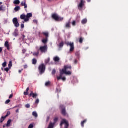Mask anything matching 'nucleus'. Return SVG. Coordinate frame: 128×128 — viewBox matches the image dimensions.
I'll return each mask as SVG.
<instances>
[{
  "label": "nucleus",
  "mask_w": 128,
  "mask_h": 128,
  "mask_svg": "<svg viewBox=\"0 0 128 128\" xmlns=\"http://www.w3.org/2000/svg\"><path fill=\"white\" fill-rule=\"evenodd\" d=\"M38 62V61L36 60V59H33L32 60V64H36V62Z\"/></svg>",
  "instance_id": "7c9ffc66"
},
{
  "label": "nucleus",
  "mask_w": 128,
  "mask_h": 128,
  "mask_svg": "<svg viewBox=\"0 0 128 128\" xmlns=\"http://www.w3.org/2000/svg\"><path fill=\"white\" fill-rule=\"evenodd\" d=\"M86 22H88V20L86 18H85L82 21V24H86Z\"/></svg>",
  "instance_id": "aec40b11"
},
{
  "label": "nucleus",
  "mask_w": 128,
  "mask_h": 128,
  "mask_svg": "<svg viewBox=\"0 0 128 128\" xmlns=\"http://www.w3.org/2000/svg\"><path fill=\"white\" fill-rule=\"evenodd\" d=\"M2 48H0V54H2Z\"/></svg>",
  "instance_id": "8fccbe9b"
},
{
  "label": "nucleus",
  "mask_w": 128,
  "mask_h": 128,
  "mask_svg": "<svg viewBox=\"0 0 128 128\" xmlns=\"http://www.w3.org/2000/svg\"><path fill=\"white\" fill-rule=\"evenodd\" d=\"M16 113L20 112V110H19L18 109L17 110H16Z\"/></svg>",
  "instance_id": "6e6d98bb"
},
{
  "label": "nucleus",
  "mask_w": 128,
  "mask_h": 128,
  "mask_svg": "<svg viewBox=\"0 0 128 128\" xmlns=\"http://www.w3.org/2000/svg\"><path fill=\"white\" fill-rule=\"evenodd\" d=\"M54 60L55 62H58L60 60V57L58 56H55L54 58Z\"/></svg>",
  "instance_id": "2eb2a0df"
},
{
  "label": "nucleus",
  "mask_w": 128,
  "mask_h": 128,
  "mask_svg": "<svg viewBox=\"0 0 128 128\" xmlns=\"http://www.w3.org/2000/svg\"><path fill=\"white\" fill-rule=\"evenodd\" d=\"M28 90H30V88H27V89H26V92H28Z\"/></svg>",
  "instance_id": "864d4df0"
},
{
  "label": "nucleus",
  "mask_w": 128,
  "mask_h": 128,
  "mask_svg": "<svg viewBox=\"0 0 128 128\" xmlns=\"http://www.w3.org/2000/svg\"><path fill=\"white\" fill-rule=\"evenodd\" d=\"M4 34H6V32H4Z\"/></svg>",
  "instance_id": "338daca9"
},
{
  "label": "nucleus",
  "mask_w": 128,
  "mask_h": 128,
  "mask_svg": "<svg viewBox=\"0 0 128 128\" xmlns=\"http://www.w3.org/2000/svg\"><path fill=\"white\" fill-rule=\"evenodd\" d=\"M8 116H10V112H7L6 115L5 116V117L8 118Z\"/></svg>",
  "instance_id": "f704fd0d"
},
{
  "label": "nucleus",
  "mask_w": 128,
  "mask_h": 128,
  "mask_svg": "<svg viewBox=\"0 0 128 128\" xmlns=\"http://www.w3.org/2000/svg\"><path fill=\"white\" fill-rule=\"evenodd\" d=\"M87 1L88 2H90V0H87Z\"/></svg>",
  "instance_id": "bf43d9fd"
},
{
  "label": "nucleus",
  "mask_w": 128,
  "mask_h": 128,
  "mask_svg": "<svg viewBox=\"0 0 128 128\" xmlns=\"http://www.w3.org/2000/svg\"><path fill=\"white\" fill-rule=\"evenodd\" d=\"M66 44L68 46H70V52H74V42L72 43L68 42L66 43Z\"/></svg>",
  "instance_id": "0eeeda50"
},
{
  "label": "nucleus",
  "mask_w": 128,
  "mask_h": 128,
  "mask_svg": "<svg viewBox=\"0 0 128 128\" xmlns=\"http://www.w3.org/2000/svg\"><path fill=\"white\" fill-rule=\"evenodd\" d=\"M60 108L62 109V114H63V116H66V107H64V105H62Z\"/></svg>",
  "instance_id": "9b49d317"
},
{
  "label": "nucleus",
  "mask_w": 128,
  "mask_h": 128,
  "mask_svg": "<svg viewBox=\"0 0 128 128\" xmlns=\"http://www.w3.org/2000/svg\"><path fill=\"white\" fill-rule=\"evenodd\" d=\"M13 36H18V30L17 28L15 30L14 32L13 33Z\"/></svg>",
  "instance_id": "4468645a"
},
{
  "label": "nucleus",
  "mask_w": 128,
  "mask_h": 128,
  "mask_svg": "<svg viewBox=\"0 0 128 128\" xmlns=\"http://www.w3.org/2000/svg\"><path fill=\"white\" fill-rule=\"evenodd\" d=\"M4 46H5V48H6L8 50H10V44L8 43V42L6 41L5 42Z\"/></svg>",
  "instance_id": "ddd939ff"
},
{
  "label": "nucleus",
  "mask_w": 128,
  "mask_h": 128,
  "mask_svg": "<svg viewBox=\"0 0 128 128\" xmlns=\"http://www.w3.org/2000/svg\"><path fill=\"white\" fill-rule=\"evenodd\" d=\"M10 124H12V120H9L6 126L7 128H9V126H10Z\"/></svg>",
  "instance_id": "dca6fc26"
},
{
  "label": "nucleus",
  "mask_w": 128,
  "mask_h": 128,
  "mask_svg": "<svg viewBox=\"0 0 128 128\" xmlns=\"http://www.w3.org/2000/svg\"><path fill=\"white\" fill-rule=\"evenodd\" d=\"M85 2H86L84 0H80V2L78 5V8L80 10H82V8H84Z\"/></svg>",
  "instance_id": "6e6552de"
},
{
  "label": "nucleus",
  "mask_w": 128,
  "mask_h": 128,
  "mask_svg": "<svg viewBox=\"0 0 128 128\" xmlns=\"http://www.w3.org/2000/svg\"><path fill=\"white\" fill-rule=\"evenodd\" d=\"M50 58H48L47 60H45V64H48V62H50Z\"/></svg>",
  "instance_id": "c85d7f7f"
},
{
  "label": "nucleus",
  "mask_w": 128,
  "mask_h": 128,
  "mask_svg": "<svg viewBox=\"0 0 128 128\" xmlns=\"http://www.w3.org/2000/svg\"><path fill=\"white\" fill-rule=\"evenodd\" d=\"M26 38V36H23V38Z\"/></svg>",
  "instance_id": "680f3d73"
},
{
  "label": "nucleus",
  "mask_w": 128,
  "mask_h": 128,
  "mask_svg": "<svg viewBox=\"0 0 128 128\" xmlns=\"http://www.w3.org/2000/svg\"><path fill=\"white\" fill-rule=\"evenodd\" d=\"M50 82H48L46 83V86H50Z\"/></svg>",
  "instance_id": "72a5a7b5"
},
{
  "label": "nucleus",
  "mask_w": 128,
  "mask_h": 128,
  "mask_svg": "<svg viewBox=\"0 0 128 128\" xmlns=\"http://www.w3.org/2000/svg\"><path fill=\"white\" fill-rule=\"evenodd\" d=\"M38 68L40 74H42L46 72V66L44 64L40 65Z\"/></svg>",
  "instance_id": "39448f33"
},
{
  "label": "nucleus",
  "mask_w": 128,
  "mask_h": 128,
  "mask_svg": "<svg viewBox=\"0 0 128 128\" xmlns=\"http://www.w3.org/2000/svg\"><path fill=\"white\" fill-rule=\"evenodd\" d=\"M38 96V94H34V92H32L29 95V96H32L34 98H36Z\"/></svg>",
  "instance_id": "f8f14e48"
},
{
  "label": "nucleus",
  "mask_w": 128,
  "mask_h": 128,
  "mask_svg": "<svg viewBox=\"0 0 128 128\" xmlns=\"http://www.w3.org/2000/svg\"><path fill=\"white\" fill-rule=\"evenodd\" d=\"M66 124V126H65V128H68V122L66 120H62V122H61L60 124V126H62V124Z\"/></svg>",
  "instance_id": "1a4fd4ad"
},
{
  "label": "nucleus",
  "mask_w": 128,
  "mask_h": 128,
  "mask_svg": "<svg viewBox=\"0 0 128 128\" xmlns=\"http://www.w3.org/2000/svg\"><path fill=\"white\" fill-rule=\"evenodd\" d=\"M74 63L75 64H78V61L77 60H75Z\"/></svg>",
  "instance_id": "13d9d810"
},
{
  "label": "nucleus",
  "mask_w": 128,
  "mask_h": 128,
  "mask_svg": "<svg viewBox=\"0 0 128 128\" xmlns=\"http://www.w3.org/2000/svg\"><path fill=\"white\" fill-rule=\"evenodd\" d=\"M2 66H3V68H6V62H4L2 64Z\"/></svg>",
  "instance_id": "473e14b6"
},
{
  "label": "nucleus",
  "mask_w": 128,
  "mask_h": 128,
  "mask_svg": "<svg viewBox=\"0 0 128 128\" xmlns=\"http://www.w3.org/2000/svg\"><path fill=\"white\" fill-rule=\"evenodd\" d=\"M50 120V116H48V118H47V120H46V122H48Z\"/></svg>",
  "instance_id": "3c124183"
},
{
  "label": "nucleus",
  "mask_w": 128,
  "mask_h": 128,
  "mask_svg": "<svg viewBox=\"0 0 128 128\" xmlns=\"http://www.w3.org/2000/svg\"><path fill=\"white\" fill-rule=\"evenodd\" d=\"M22 70H19V74H20V72H22Z\"/></svg>",
  "instance_id": "5fc2aeb1"
},
{
  "label": "nucleus",
  "mask_w": 128,
  "mask_h": 128,
  "mask_svg": "<svg viewBox=\"0 0 128 128\" xmlns=\"http://www.w3.org/2000/svg\"><path fill=\"white\" fill-rule=\"evenodd\" d=\"M8 66L10 69L12 68V61L10 62Z\"/></svg>",
  "instance_id": "cd10ccee"
},
{
  "label": "nucleus",
  "mask_w": 128,
  "mask_h": 128,
  "mask_svg": "<svg viewBox=\"0 0 128 128\" xmlns=\"http://www.w3.org/2000/svg\"><path fill=\"white\" fill-rule=\"evenodd\" d=\"M7 34H10V33Z\"/></svg>",
  "instance_id": "774afa93"
},
{
  "label": "nucleus",
  "mask_w": 128,
  "mask_h": 128,
  "mask_svg": "<svg viewBox=\"0 0 128 128\" xmlns=\"http://www.w3.org/2000/svg\"><path fill=\"white\" fill-rule=\"evenodd\" d=\"M76 21H74V22H72V26H76Z\"/></svg>",
  "instance_id": "de8ad7c7"
},
{
  "label": "nucleus",
  "mask_w": 128,
  "mask_h": 128,
  "mask_svg": "<svg viewBox=\"0 0 128 128\" xmlns=\"http://www.w3.org/2000/svg\"><path fill=\"white\" fill-rule=\"evenodd\" d=\"M2 2H0V6H2Z\"/></svg>",
  "instance_id": "052dcab7"
},
{
  "label": "nucleus",
  "mask_w": 128,
  "mask_h": 128,
  "mask_svg": "<svg viewBox=\"0 0 128 128\" xmlns=\"http://www.w3.org/2000/svg\"><path fill=\"white\" fill-rule=\"evenodd\" d=\"M66 26L67 28H70V22H69L66 23Z\"/></svg>",
  "instance_id": "6ab92c4d"
},
{
  "label": "nucleus",
  "mask_w": 128,
  "mask_h": 128,
  "mask_svg": "<svg viewBox=\"0 0 128 128\" xmlns=\"http://www.w3.org/2000/svg\"><path fill=\"white\" fill-rule=\"evenodd\" d=\"M56 70L55 69H54L52 72V74H56Z\"/></svg>",
  "instance_id": "e433bc0d"
},
{
  "label": "nucleus",
  "mask_w": 128,
  "mask_h": 128,
  "mask_svg": "<svg viewBox=\"0 0 128 128\" xmlns=\"http://www.w3.org/2000/svg\"><path fill=\"white\" fill-rule=\"evenodd\" d=\"M79 42L80 44H82V42H84V40L82 39V38H80Z\"/></svg>",
  "instance_id": "58836bf2"
},
{
  "label": "nucleus",
  "mask_w": 128,
  "mask_h": 128,
  "mask_svg": "<svg viewBox=\"0 0 128 128\" xmlns=\"http://www.w3.org/2000/svg\"><path fill=\"white\" fill-rule=\"evenodd\" d=\"M48 39V38H46L44 39H43L42 40V42L44 44H47Z\"/></svg>",
  "instance_id": "a211bd4d"
},
{
  "label": "nucleus",
  "mask_w": 128,
  "mask_h": 128,
  "mask_svg": "<svg viewBox=\"0 0 128 128\" xmlns=\"http://www.w3.org/2000/svg\"><path fill=\"white\" fill-rule=\"evenodd\" d=\"M39 103H40V100L37 99V100H36V102H35V104H39Z\"/></svg>",
  "instance_id": "a19ab883"
},
{
  "label": "nucleus",
  "mask_w": 128,
  "mask_h": 128,
  "mask_svg": "<svg viewBox=\"0 0 128 128\" xmlns=\"http://www.w3.org/2000/svg\"><path fill=\"white\" fill-rule=\"evenodd\" d=\"M10 100H6V102H5V104H10Z\"/></svg>",
  "instance_id": "2f4dec72"
},
{
  "label": "nucleus",
  "mask_w": 128,
  "mask_h": 128,
  "mask_svg": "<svg viewBox=\"0 0 128 128\" xmlns=\"http://www.w3.org/2000/svg\"><path fill=\"white\" fill-rule=\"evenodd\" d=\"M42 34L45 36H46V38H48V32H44L42 33Z\"/></svg>",
  "instance_id": "5701e85b"
},
{
  "label": "nucleus",
  "mask_w": 128,
  "mask_h": 128,
  "mask_svg": "<svg viewBox=\"0 0 128 128\" xmlns=\"http://www.w3.org/2000/svg\"><path fill=\"white\" fill-rule=\"evenodd\" d=\"M64 44V42H61L59 44L58 46H59V48H63Z\"/></svg>",
  "instance_id": "393cba45"
},
{
  "label": "nucleus",
  "mask_w": 128,
  "mask_h": 128,
  "mask_svg": "<svg viewBox=\"0 0 128 128\" xmlns=\"http://www.w3.org/2000/svg\"><path fill=\"white\" fill-rule=\"evenodd\" d=\"M24 22H25L24 21L22 22H23V24H24Z\"/></svg>",
  "instance_id": "69168bd1"
},
{
  "label": "nucleus",
  "mask_w": 128,
  "mask_h": 128,
  "mask_svg": "<svg viewBox=\"0 0 128 128\" xmlns=\"http://www.w3.org/2000/svg\"><path fill=\"white\" fill-rule=\"evenodd\" d=\"M14 4H20V0H15L14 2Z\"/></svg>",
  "instance_id": "412c9836"
},
{
  "label": "nucleus",
  "mask_w": 128,
  "mask_h": 128,
  "mask_svg": "<svg viewBox=\"0 0 128 128\" xmlns=\"http://www.w3.org/2000/svg\"><path fill=\"white\" fill-rule=\"evenodd\" d=\"M36 48L37 52L34 53L33 56H38L40 54L42 55V54H46L48 52V46L46 45L42 46L40 48L36 46Z\"/></svg>",
  "instance_id": "f03ea898"
},
{
  "label": "nucleus",
  "mask_w": 128,
  "mask_h": 128,
  "mask_svg": "<svg viewBox=\"0 0 128 128\" xmlns=\"http://www.w3.org/2000/svg\"><path fill=\"white\" fill-rule=\"evenodd\" d=\"M72 70V66H64V68L62 70H60V76L57 77V80H62L63 82H66V77H62V76H64V74H66V76H71L72 72L70 70Z\"/></svg>",
  "instance_id": "f257e3e1"
},
{
  "label": "nucleus",
  "mask_w": 128,
  "mask_h": 128,
  "mask_svg": "<svg viewBox=\"0 0 128 128\" xmlns=\"http://www.w3.org/2000/svg\"><path fill=\"white\" fill-rule=\"evenodd\" d=\"M30 18H32V14L28 13L26 15L23 14L20 16V18L21 20H24L25 22H28L30 21Z\"/></svg>",
  "instance_id": "7ed1b4c3"
},
{
  "label": "nucleus",
  "mask_w": 128,
  "mask_h": 128,
  "mask_svg": "<svg viewBox=\"0 0 128 128\" xmlns=\"http://www.w3.org/2000/svg\"><path fill=\"white\" fill-rule=\"evenodd\" d=\"M13 24L15 26V28H20V23L18 22V18H15L12 20Z\"/></svg>",
  "instance_id": "423d86ee"
},
{
  "label": "nucleus",
  "mask_w": 128,
  "mask_h": 128,
  "mask_svg": "<svg viewBox=\"0 0 128 128\" xmlns=\"http://www.w3.org/2000/svg\"><path fill=\"white\" fill-rule=\"evenodd\" d=\"M24 68H28V65H25L24 66Z\"/></svg>",
  "instance_id": "603ef678"
},
{
  "label": "nucleus",
  "mask_w": 128,
  "mask_h": 128,
  "mask_svg": "<svg viewBox=\"0 0 128 128\" xmlns=\"http://www.w3.org/2000/svg\"><path fill=\"white\" fill-rule=\"evenodd\" d=\"M4 128H6V125H4L3 126Z\"/></svg>",
  "instance_id": "0e129e2a"
},
{
  "label": "nucleus",
  "mask_w": 128,
  "mask_h": 128,
  "mask_svg": "<svg viewBox=\"0 0 128 128\" xmlns=\"http://www.w3.org/2000/svg\"><path fill=\"white\" fill-rule=\"evenodd\" d=\"M1 10H2V6H0V12L1 11Z\"/></svg>",
  "instance_id": "4d7b16f0"
},
{
  "label": "nucleus",
  "mask_w": 128,
  "mask_h": 128,
  "mask_svg": "<svg viewBox=\"0 0 128 128\" xmlns=\"http://www.w3.org/2000/svg\"><path fill=\"white\" fill-rule=\"evenodd\" d=\"M20 10V6H17L14 8L15 12H18Z\"/></svg>",
  "instance_id": "4be33fe9"
},
{
  "label": "nucleus",
  "mask_w": 128,
  "mask_h": 128,
  "mask_svg": "<svg viewBox=\"0 0 128 128\" xmlns=\"http://www.w3.org/2000/svg\"><path fill=\"white\" fill-rule=\"evenodd\" d=\"M21 6H24V8H28V5L26 2H22L21 3Z\"/></svg>",
  "instance_id": "f3484780"
},
{
  "label": "nucleus",
  "mask_w": 128,
  "mask_h": 128,
  "mask_svg": "<svg viewBox=\"0 0 128 128\" xmlns=\"http://www.w3.org/2000/svg\"><path fill=\"white\" fill-rule=\"evenodd\" d=\"M76 56H80V52H76Z\"/></svg>",
  "instance_id": "a18cd8bd"
},
{
  "label": "nucleus",
  "mask_w": 128,
  "mask_h": 128,
  "mask_svg": "<svg viewBox=\"0 0 128 128\" xmlns=\"http://www.w3.org/2000/svg\"><path fill=\"white\" fill-rule=\"evenodd\" d=\"M26 108H30V104H27L25 106Z\"/></svg>",
  "instance_id": "c9c22d12"
},
{
  "label": "nucleus",
  "mask_w": 128,
  "mask_h": 128,
  "mask_svg": "<svg viewBox=\"0 0 128 128\" xmlns=\"http://www.w3.org/2000/svg\"><path fill=\"white\" fill-rule=\"evenodd\" d=\"M24 96H28V92H24Z\"/></svg>",
  "instance_id": "49530a36"
},
{
  "label": "nucleus",
  "mask_w": 128,
  "mask_h": 128,
  "mask_svg": "<svg viewBox=\"0 0 128 128\" xmlns=\"http://www.w3.org/2000/svg\"><path fill=\"white\" fill-rule=\"evenodd\" d=\"M52 0H48V2H52Z\"/></svg>",
  "instance_id": "e2e57ef3"
},
{
  "label": "nucleus",
  "mask_w": 128,
  "mask_h": 128,
  "mask_svg": "<svg viewBox=\"0 0 128 128\" xmlns=\"http://www.w3.org/2000/svg\"><path fill=\"white\" fill-rule=\"evenodd\" d=\"M34 23L36 24H38V20H34Z\"/></svg>",
  "instance_id": "c03bdc74"
},
{
  "label": "nucleus",
  "mask_w": 128,
  "mask_h": 128,
  "mask_svg": "<svg viewBox=\"0 0 128 128\" xmlns=\"http://www.w3.org/2000/svg\"><path fill=\"white\" fill-rule=\"evenodd\" d=\"M28 128H34V124H30Z\"/></svg>",
  "instance_id": "ea45409f"
},
{
  "label": "nucleus",
  "mask_w": 128,
  "mask_h": 128,
  "mask_svg": "<svg viewBox=\"0 0 128 128\" xmlns=\"http://www.w3.org/2000/svg\"><path fill=\"white\" fill-rule=\"evenodd\" d=\"M21 28H24V24H21Z\"/></svg>",
  "instance_id": "37998d69"
},
{
  "label": "nucleus",
  "mask_w": 128,
  "mask_h": 128,
  "mask_svg": "<svg viewBox=\"0 0 128 128\" xmlns=\"http://www.w3.org/2000/svg\"><path fill=\"white\" fill-rule=\"evenodd\" d=\"M87 122V120H84V121L82 122V123H81V126L82 128H84V124H86V122Z\"/></svg>",
  "instance_id": "a878e982"
},
{
  "label": "nucleus",
  "mask_w": 128,
  "mask_h": 128,
  "mask_svg": "<svg viewBox=\"0 0 128 128\" xmlns=\"http://www.w3.org/2000/svg\"><path fill=\"white\" fill-rule=\"evenodd\" d=\"M56 92H62V89L60 87L57 88L56 90Z\"/></svg>",
  "instance_id": "c756f323"
},
{
  "label": "nucleus",
  "mask_w": 128,
  "mask_h": 128,
  "mask_svg": "<svg viewBox=\"0 0 128 128\" xmlns=\"http://www.w3.org/2000/svg\"><path fill=\"white\" fill-rule=\"evenodd\" d=\"M10 68H4V70L6 71V72H8V71L10 70Z\"/></svg>",
  "instance_id": "4c0bfd02"
},
{
  "label": "nucleus",
  "mask_w": 128,
  "mask_h": 128,
  "mask_svg": "<svg viewBox=\"0 0 128 128\" xmlns=\"http://www.w3.org/2000/svg\"><path fill=\"white\" fill-rule=\"evenodd\" d=\"M6 116L2 117L1 119H0V122L1 124H2V122H3L4 121V120H6Z\"/></svg>",
  "instance_id": "bb28decb"
},
{
  "label": "nucleus",
  "mask_w": 128,
  "mask_h": 128,
  "mask_svg": "<svg viewBox=\"0 0 128 128\" xmlns=\"http://www.w3.org/2000/svg\"><path fill=\"white\" fill-rule=\"evenodd\" d=\"M26 49H24L22 50V54H26Z\"/></svg>",
  "instance_id": "79ce46f5"
},
{
  "label": "nucleus",
  "mask_w": 128,
  "mask_h": 128,
  "mask_svg": "<svg viewBox=\"0 0 128 128\" xmlns=\"http://www.w3.org/2000/svg\"><path fill=\"white\" fill-rule=\"evenodd\" d=\"M32 116L36 118L38 116V113L36 112H32Z\"/></svg>",
  "instance_id": "b1692460"
},
{
  "label": "nucleus",
  "mask_w": 128,
  "mask_h": 128,
  "mask_svg": "<svg viewBox=\"0 0 128 128\" xmlns=\"http://www.w3.org/2000/svg\"><path fill=\"white\" fill-rule=\"evenodd\" d=\"M58 120V118H56L54 119V123H50L48 127V128H54V124Z\"/></svg>",
  "instance_id": "9d476101"
},
{
  "label": "nucleus",
  "mask_w": 128,
  "mask_h": 128,
  "mask_svg": "<svg viewBox=\"0 0 128 128\" xmlns=\"http://www.w3.org/2000/svg\"><path fill=\"white\" fill-rule=\"evenodd\" d=\"M12 96H14V94H11L9 96V98H12Z\"/></svg>",
  "instance_id": "09e8293b"
},
{
  "label": "nucleus",
  "mask_w": 128,
  "mask_h": 128,
  "mask_svg": "<svg viewBox=\"0 0 128 128\" xmlns=\"http://www.w3.org/2000/svg\"><path fill=\"white\" fill-rule=\"evenodd\" d=\"M52 18L56 22H62L64 20V18L60 17L58 14H54L52 16Z\"/></svg>",
  "instance_id": "20e7f679"
}]
</instances>
